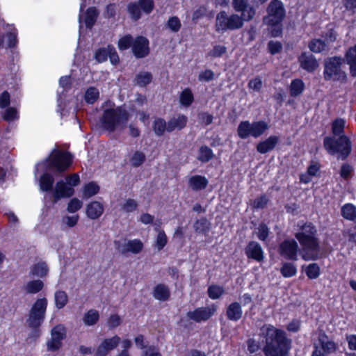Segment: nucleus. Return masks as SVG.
Here are the masks:
<instances>
[{"label": "nucleus", "mask_w": 356, "mask_h": 356, "mask_svg": "<svg viewBox=\"0 0 356 356\" xmlns=\"http://www.w3.org/2000/svg\"><path fill=\"white\" fill-rule=\"evenodd\" d=\"M74 190L72 186H70L63 180H59L56 182L53 191L54 202H56L64 197H70L74 195Z\"/></svg>", "instance_id": "obj_16"}, {"label": "nucleus", "mask_w": 356, "mask_h": 356, "mask_svg": "<svg viewBox=\"0 0 356 356\" xmlns=\"http://www.w3.org/2000/svg\"><path fill=\"white\" fill-rule=\"evenodd\" d=\"M82 204L81 200L74 197L69 202L67 209L70 213H75L81 208Z\"/></svg>", "instance_id": "obj_58"}, {"label": "nucleus", "mask_w": 356, "mask_h": 356, "mask_svg": "<svg viewBox=\"0 0 356 356\" xmlns=\"http://www.w3.org/2000/svg\"><path fill=\"white\" fill-rule=\"evenodd\" d=\"M152 79L153 76L151 72H143L136 75L134 81L140 87H145L152 81Z\"/></svg>", "instance_id": "obj_34"}, {"label": "nucleus", "mask_w": 356, "mask_h": 356, "mask_svg": "<svg viewBox=\"0 0 356 356\" xmlns=\"http://www.w3.org/2000/svg\"><path fill=\"white\" fill-rule=\"evenodd\" d=\"M99 11L96 7H89L85 13L84 22L86 28L91 29L96 23Z\"/></svg>", "instance_id": "obj_29"}, {"label": "nucleus", "mask_w": 356, "mask_h": 356, "mask_svg": "<svg viewBox=\"0 0 356 356\" xmlns=\"http://www.w3.org/2000/svg\"><path fill=\"white\" fill-rule=\"evenodd\" d=\"M99 320V314L98 311L91 309L85 313L83 321L87 326H92L97 323Z\"/></svg>", "instance_id": "obj_33"}, {"label": "nucleus", "mask_w": 356, "mask_h": 356, "mask_svg": "<svg viewBox=\"0 0 356 356\" xmlns=\"http://www.w3.org/2000/svg\"><path fill=\"white\" fill-rule=\"evenodd\" d=\"M55 306L60 309L65 307L68 302V296L67 293L62 290L56 291L54 293Z\"/></svg>", "instance_id": "obj_36"}, {"label": "nucleus", "mask_w": 356, "mask_h": 356, "mask_svg": "<svg viewBox=\"0 0 356 356\" xmlns=\"http://www.w3.org/2000/svg\"><path fill=\"white\" fill-rule=\"evenodd\" d=\"M168 238L164 231H160L156 236V247L159 250H161L166 245Z\"/></svg>", "instance_id": "obj_63"}, {"label": "nucleus", "mask_w": 356, "mask_h": 356, "mask_svg": "<svg viewBox=\"0 0 356 356\" xmlns=\"http://www.w3.org/2000/svg\"><path fill=\"white\" fill-rule=\"evenodd\" d=\"M346 121L338 118L332 122L333 136H326L323 140V146L331 155L338 154V159H346L351 152L350 140L343 134Z\"/></svg>", "instance_id": "obj_2"}, {"label": "nucleus", "mask_w": 356, "mask_h": 356, "mask_svg": "<svg viewBox=\"0 0 356 356\" xmlns=\"http://www.w3.org/2000/svg\"><path fill=\"white\" fill-rule=\"evenodd\" d=\"M168 133H172L175 130L184 129L188 123V117L184 114H178L172 116L168 120Z\"/></svg>", "instance_id": "obj_17"}, {"label": "nucleus", "mask_w": 356, "mask_h": 356, "mask_svg": "<svg viewBox=\"0 0 356 356\" xmlns=\"http://www.w3.org/2000/svg\"><path fill=\"white\" fill-rule=\"evenodd\" d=\"M99 92L95 87L88 88L85 94V100L88 104H94L99 98Z\"/></svg>", "instance_id": "obj_50"}, {"label": "nucleus", "mask_w": 356, "mask_h": 356, "mask_svg": "<svg viewBox=\"0 0 356 356\" xmlns=\"http://www.w3.org/2000/svg\"><path fill=\"white\" fill-rule=\"evenodd\" d=\"M194 101V96L189 88L184 89L180 93L179 102L185 107L190 106Z\"/></svg>", "instance_id": "obj_37"}, {"label": "nucleus", "mask_w": 356, "mask_h": 356, "mask_svg": "<svg viewBox=\"0 0 356 356\" xmlns=\"http://www.w3.org/2000/svg\"><path fill=\"white\" fill-rule=\"evenodd\" d=\"M129 117V113L125 108L118 106L104 109L99 122L103 130L113 133L118 129H124L127 126Z\"/></svg>", "instance_id": "obj_5"}, {"label": "nucleus", "mask_w": 356, "mask_h": 356, "mask_svg": "<svg viewBox=\"0 0 356 356\" xmlns=\"http://www.w3.org/2000/svg\"><path fill=\"white\" fill-rule=\"evenodd\" d=\"M243 20L238 15H232L229 17L224 18V28L234 30L241 28L243 26Z\"/></svg>", "instance_id": "obj_31"}, {"label": "nucleus", "mask_w": 356, "mask_h": 356, "mask_svg": "<svg viewBox=\"0 0 356 356\" xmlns=\"http://www.w3.org/2000/svg\"><path fill=\"white\" fill-rule=\"evenodd\" d=\"M9 68L10 70V78L6 79V86L8 90H10L11 92H17L20 89V77L17 74L18 71V66L14 63V59L10 62Z\"/></svg>", "instance_id": "obj_15"}, {"label": "nucleus", "mask_w": 356, "mask_h": 356, "mask_svg": "<svg viewBox=\"0 0 356 356\" xmlns=\"http://www.w3.org/2000/svg\"><path fill=\"white\" fill-rule=\"evenodd\" d=\"M3 111L1 112V118L2 120L12 124L19 120L20 113L19 110L15 106H8L3 108Z\"/></svg>", "instance_id": "obj_22"}, {"label": "nucleus", "mask_w": 356, "mask_h": 356, "mask_svg": "<svg viewBox=\"0 0 356 356\" xmlns=\"http://www.w3.org/2000/svg\"><path fill=\"white\" fill-rule=\"evenodd\" d=\"M342 216L351 221L356 220V207L352 204L348 203L341 207Z\"/></svg>", "instance_id": "obj_40"}, {"label": "nucleus", "mask_w": 356, "mask_h": 356, "mask_svg": "<svg viewBox=\"0 0 356 356\" xmlns=\"http://www.w3.org/2000/svg\"><path fill=\"white\" fill-rule=\"evenodd\" d=\"M280 273L284 277H291L296 275L297 268L295 264L290 262L283 263Z\"/></svg>", "instance_id": "obj_44"}, {"label": "nucleus", "mask_w": 356, "mask_h": 356, "mask_svg": "<svg viewBox=\"0 0 356 356\" xmlns=\"http://www.w3.org/2000/svg\"><path fill=\"white\" fill-rule=\"evenodd\" d=\"M298 60L300 67L308 72H313L318 67L316 58L313 55L305 52L300 56Z\"/></svg>", "instance_id": "obj_19"}, {"label": "nucleus", "mask_w": 356, "mask_h": 356, "mask_svg": "<svg viewBox=\"0 0 356 356\" xmlns=\"http://www.w3.org/2000/svg\"><path fill=\"white\" fill-rule=\"evenodd\" d=\"M304 89L305 83L301 79H293L290 84V95L291 97H297L302 93Z\"/></svg>", "instance_id": "obj_39"}, {"label": "nucleus", "mask_w": 356, "mask_h": 356, "mask_svg": "<svg viewBox=\"0 0 356 356\" xmlns=\"http://www.w3.org/2000/svg\"><path fill=\"white\" fill-rule=\"evenodd\" d=\"M245 254L249 259H252L258 262L263 261L264 251L261 246L255 241H251L245 248Z\"/></svg>", "instance_id": "obj_18"}, {"label": "nucleus", "mask_w": 356, "mask_h": 356, "mask_svg": "<svg viewBox=\"0 0 356 356\" xmlns=\"http://www.w3.org/2000/svg\"><path fill=\"white\" fill-rule=\"evenodd\" d=\"M104 211V205L98 201H92L86 205V216L91 220H96L100 218Z\"/></svg>", "instance_id": "obj_20"}, {"label": "nucleus", "mask_w": 356, "mask_h": 356, "mask_svg": "<svg viewBox=\"0 0 356 356\" xmlns=\"http://www.w3.org/2000/svg\"><path fill=\"white\" fill-rule=\"evenodd\" d=\"M259 335L265 356H289L291 340L284 330L266 324L260 328Z\"/></svg>", "instance_id": "obj_1"}, {"label": "nucleus", "mask_w": 356, "mask_h": 356, "mask_svg": "<svg viewBox=\"0 0 356 356\" xmlns=\"http://www.w3.org/2000/svg\"><path fill=\"white\" fill-rule=\"evenodd\" d=\"M227 318L234 321H237L241 318L242 309L241 305L237 302L231 304L227 309Z\"/></svg>", "instance_id": "obj_32"}, {"label": "nucleus", "mask_w": 356, "mask_h": 356, "mask_svg": "<svg viewBox=\"0 0 356 356\" xmlns=\"http://www.w3.org/2000/svg\"><path fill=\"white\" fill-rule=\"evenodd\" d=\"M166 26L172 32L177 33L180 30L181 24L178 17L172 16L168 19Z\"/></svg>", "instance_id": "obj_54"}, {"label": "nucleus", "mask_w": 356, "mask_h": 356, "mask_svg": "<svg viewBox=\"0 0 356 356\" xmlns=\"http://www.w3.org/2000/svg\"><path fill=\"white\" fill-rule=\"evenodd\" d=\"M237 11H241V18L244 21H249L253 18L255 15V10L252 6L246 5L245 2L243 1V5L241 8H234Z\"/></svg>", "instance_id": "obj_41"}, {"label": "nucleus", "mask_w": 356, "mask_h": 356, "mask_svg": "<svg viewBox=\"0 0 356 356\" xmlns=\"http://www.w3.org/2000/svg\"><path fill=\"white\" fill-rule=\"evenodd\" d=\"M44 288V282L40 280L29 281L26 286V291L28 293L35 294Z\"/></svg>", "instance_id": "obj_43"}, {"label": "nucleus", "mask_w": 356, "mask_h": 356, "mask_svg": "<svg viewBox=\"0 0 356 356\" xmlns=\"http://www.w3.org/2000/svg\"><path fill=\"white\" fill-rule=\"evenodd\" d=\"M8 39V47L9 48H14L18 43L17 33L16 30L11 31L6 34Z\"/></svg>", "instance_id": "obj_61"}, {"label": "nucleus", "mask_w": 356, "mask_h": 356, "mask_svg": "<svg viewBox=\"0 0 356 356\" xmlns=\"http://www.w3.org/2000/svg\"><path fill=\"white\" fill-rule=\"evenodd\" d=\"M54 184V176L48 171L44 172L40 177V188L43 192L53 191Z\"/></svg>", "instance_id": "obj_25"}, {"label": "nucleus", "mask_w": 356, "mask_h": 356, "mask_svg": "<svg viewBox=\"0 0 356 356\" xmlns=\"http://www.w3.org/2000/svg\"><path fill=\"white\" fill-rule=\"evenodd\" d=\"M343 58L339 56L327 58L325 60L323 78L325 81L346 83L347 74L343 69Z\"/></svg>", "instance_id": "obj_7"}, {"label": "nucleus", "mask_w": 356, "mask_h": 356, "mask_svg": "<svg viewBox=\"0 0 356 356\" xmlns=\"http://www.w3.org/2000/svg\"><path fill=\"white\" fill-rule=\"evenodd\" d=\"M48 273H49L48 266H47V264L44 261H40L36 264H34L31 267L30 274L33 276H36V277L42 278V277H46Z\"/></svg>", "instance_id": "obj_30"}, {"label": "nucleus", "mask_w": 356, "mask_h": 356, "mask_svg": "<svg viewBox=\"0 0 356 356\" xmlns=\"http://www.w3.org/2000/svg\"><path fill=\"white\" fill-rule=\"evenodd\" d=\"M299 231L295 234L302 248V257L304 260H315L318 257L319 248L317 229L312 222L298 223Z\"/></svg>", "instance_id": "obj_3"}, {"label": "nucleus", "mask_w": 356, "mask_h": 356, "mask_svg": "<svg viewBox=\"0 0 356 356\" xmlns=\"http://www.w3.org/2000/svg\"><path fill=\"white\" fill-rule=\"evenodd\" d=\"M66 337V329L64 325L58 324L51 330V337L62 341Z\"/></svg>", "instance_id": "obj_47"}, {"label": "nucleus", "mask_w": 356, "mask_h": 356, "mask_svg": "<svg viewBox=\"0 0 356 356\" xmlns=\"http://www.w3.org/2000/svg\"><path fill=\"white\" fill-rule=\"evenodd\" d=\"M120 341L121 339L118 335L104 339L97 346L95 351V355L106 356L110 351L115 349L118 346Z\"/></svg>", "instance_id": "obj_14"}, {"label": "nucleus", "mask_w": 356, "mask_h": 356, "mask_svg": "<svg viewBox=\"0 0 356 356\" xmlns=\"http://www.w3.org/2000/svg\"><path fill=\"white\" fill-rule=\"evenodd\" d=\"M257 238L261 241H265L269 234V229L266 225L261 223L257 228Z\"/></svg>", "instance_id": "obj_55"}, {"label": "nucleus", "mask_w": 356, "mask_h": 356, "mask_svg": "<svg viewBox=\"0 0 356 356\" xmlns=\"http://www.w3.org/2000/svg\"><path fill=\"white\" fill-rule=\"evenodd\" d=\"M345 58L349 65L351 75L356 76V44L347 50Z\"/></svg>", "instance_id": "obj_26"}, {"label": "nucleus", "mask_w": 356, "mask_h": 356, "mask_svg": "<svg viewBox=\"0 0 356 356\" xmlns=\"http://www.w3.org/2000/svg\"><path fill=\"white\" fill-rule=\"evenodd\" d=\"M134 37L131 34H127L120 38L118 42V47L120 51L127 50L129 48L132 49L134 42Z\"/></svg>", "instance_id": "obj_42"}, {"label": "nucleus", "mask_w": 356, "mask_h": 356, "mask_svg": "<svg viewBox=\"0 0 356 356\" xmlns=\"http://www.w3.org/2000/svg\"><path fill=\"white\" fill-rule=\"evenodd\" d=\"M216 307L214 305L211 307H201L195 309L193 311L187 312V317L196 323L207 321L216 312Z\"/></svg>", "instance_id": "obj_12"}, {"label": "nucleus", "mask_w": 356, "mask_h": 356, "mask_svg": "<svg viewBox=\"0 0 356 356\" xmlns=\"http://www.w3.org/2000/svg\"><path fill=\"white\" fill-rule=\"evenodd\" d=\"M121 323L122 319L118 314H111L107 320L108 326L111 329L118 327Z\"/></svg>", "instance_id": "obj_64"}, {"label": "nucleus", "mask_w": 356, "mask_h": 356, "mask_svg": "<svg viewBox=\"0 0 356 356\" xmlns=\"http://www.w3.org/2000/svg\"><path fill=\"white\" fill-rule=\"evenodd\" d=\"M279 142V138L276 136H270L265 140L258 143L257 150L261 154H266L273 150Z\"/></svg>", "instance_id": "obj_23"}, {"label": "nucleus", "mask_w": 356, "mask_h": 356, "mask_svg": "<svg viewBox=\"0 0 356 356\" xmlns=\"http://www.w3.org/2000/svg\"><path fill=\"white\" fill-rule=\"evenodd\" d=\"M146 159L145 154L140 151H136L130 159L131 164L134 168L140 167Z\"/></svg>", "instance_id": "obj_51"}, {"label": "nucleus", "mask_w": 356, "mask_h": 356, "mask_svg": "<svg viewBox=\"0 0 356 356\" xmlns=\"http://www.w3.org/2000/svg\"><path fill=\"white\" fill-rule=\"evenodd\" d=\"M208 180L204 176L193 175L188 179V186L193 191H199L204 190L208 185Z\"/></svg>", "instance_id": "obj_24"}, {"label": "nucleus", "mask_w": 356, "mask_h": 356, "mask_svg": "<svg viewBox=\"0 0 356 356\" xmlns=\"http://www.w3.org/2000/svg\"><path fill=\"white\" fill-rule=\"evenodd\" d=\"M209 223L207 218H202L194 223V229L197 234H205L209 231Z\"/></svg>", "instance_id": "obj_48"}, {"label": "nucleus", "mask_w": 356, "mask_h": 356, "mask_svg": "<svg viewBox=\"0 0 356 356\" xmlns=\"http://www.w3.org/2000/svg\"><path fill=\"white\" fill-rule=\"evenodd\" d=\"M131 51L136 58H143L149 54V40L143 35H138L135 38Z\"/></svg>", "instance_id": "obj_13"}, {"label": "nucleus", "mask_w": 356, "mask_h": 356, "mask_svg": "<svg viewBox=\"0 0 356 356\" xmlns=\"http://www.w3.org/2000/svg\"><path fill=\"white\" fill-rule=\"evenodd\" d=\"M127 11L131 19L139 20L142 17V11L136 1L130 2L127 6Z\"/></svg>", "instance_id": "obj_35"}, {"label": "nucleus", "mask_w": 356, "mask_h": 356, "mask_svg": "<svg viewBox=\"0 0 356 356\" xmlns=\"http://www.w3.org/2000/svg\"><path fill=\"white\" fill-rule=\"evenodd\" d=\"M10 95L8 90H3L0 94V108L3 109L10 106Z\"/></svg>", "instance_id": "obj_62"}, {"label": "nucleus", "mask_w": 356, "mask_h": 356, "mask_svg": "<svg viewBox=\"0 0 356 356\" xmlns=\"http://www.w3.org/2000/svg\"><path fill=\"white\" fill-rule=\"evenodd\" d=\"M136 2L141 11L146 15L152 13L155 7L154 0H138Z\"/></svg>", "instance_id": "obj_49"}, {"label": "nucleus", "mask_w": 356, "mask_h": 356, "mask_svg": "<svg viewBox=\"0 0 356 356\" xmlns=\"http://www.w3.org/2000/svg\"><path fill=\"white\" fill-rule=\"evenodd\" d=\"M100 190L99 186L95 181H90L83 186V194L86 198H90L97 195Z\"/></svg>", "instance_id": "obj_38"}, {"label": "nucleus", "mask_w": 356, "mask_h": 356, "mask_svg": "<svg viewBox=\"0 0 356 356\" xmlns=\"http://www.w3.org/2000/svg\"><path fill=\"white\" fill-rule=\"evenodd\" d=\"M318 341L324 352L327 355L333 353L337 349L336 343L333 341L330 340L328 337L324 333L319 335Z\"/></svg>", "instance_id": "obj_28"}, {"label": "nucleus", "mask_w": 356, "mask_h": 356, "mask_svg": "<svg viewBox=\"0 0 356 356\" xmlns=\"http://www.w3.org/2000/svg\"><path fill=\"white\" fill-rule=\"evenodd\" d=\"M62 346V341L51 337L47 342V350L50 352H55L58 350Z\"/></svg>", "instance_id": "obj_60"}, {"label": "nucleus", "mask_w": 356, "mask_h": 356, "mask_svg": "<svg viewBox=\"0 0 356 356\" xmlns=\"http://www.w3.org/2000/svg\"><path fill=\"white\" fill-rule=\"evenodd\" d=\"M48 301L46 298L37 299L31 307L26 323L31 329L26 341L35 342L41 335L40 327L44 321Z\"/></svg>", "instance_id": "obj_4"}, {"label": "nucleus", "mask_w": 356, "mask_h": 356, "mask_svg": "<svg viewBox=\"0 0 356 356\" xmlns=\"http://www.w3.org/2000/svg\"><path fill=\"white\" fill-rule=\"evenodd\" d=\"M72 162L73 155L70 152L55 148L43 161L36 165L35 172L41 165L45 171L58 175L62 174L71 166Z\"/></svg>", "instance_id": "obj_6"}, {"label": "nucleus", "mask_w": 356, "mask_h": 356, "mask_svg": "<svg viewBox=\"0 0 356 356\" xmlns=\"http://www.w3.org/2000/svg\"><path fill=\"white\" fill-rule=\"evenodd\" d=\"M268 15L264 17V23L269 26L280 25L286 12L282 1L273 0L267 8Z\"/></svg>", "instance_id": "obj_9"}, {"label": "nucleus", "mask_w": 356, "mask_h": 356, "mask_svg": "<svg viewBox=\"0 0 356 356\" xmlns=\"http://www.w3.org/2000/svg\"><path fill=\"white\" fill-rule=\"evenodd\" d=\"M213 156V152L211 148L206 145L201 146L199 150L197 159L202 163L209 161Z\"/></svg>", "instance_id": "obj_46"}, {"label": "nucleus", "mask_w": 356, "mask_h": 356, "mask_svg": "<svg viewBox=\"0 0 356 356\" xmlns=\"http://www.w3.org/2000/svg\"><path fill=\"white\" fill-rule=\"evenodd\" d=\"M170 291L169 287L163 283L157 284L153 289V297L159 301H168L170 298Z\"/></svg>", "instance_id": "obj_21"}, {"label": "nucleus", "mask_w": 356, "mask_h": 356, "mask_svg": "<svg viewBox=\"0 0 356 356\" xmlns=\"http://www.w3.org/2000/svg\"><path fill=\"white\" fill-rule=\"evenodd\" d=\"M305 271L307 276L311 280L316 279L320 275V267L316 263L309 264Z\"/></svg>", "instance_id": "obj_53"}, {"label": "nucleus", "mask_w": 356, "mask_h": 356, "mask_svg": "<svg viewBox=\"0 0 356 356\" xmlns=\"http://www.w3.org/2000/svg\"><path fill=\"white\" fill-rule=\"evenodd\" d=\"M327 46L325 42L321 39H314L309 43V49L316 54L325 51Z\"/></svg>", "instance_id": "obj_45"}, {"label": "nucleus", "mask_w": 356, "mask_h": 356, "mask_svg": "<svg viewBox=\"0 0 356 356\" xmlns=\"http://www.w3.org/2000/svg\"><path fill=\"white\" fill-rule=\"evenodd\" d=\"M298 245L293 239H286L279 245V253L284 259L291 261L298 259Z\"/></svg>", "instance_id": "obj_11"}, {"label": "nucleus", "mask_w": 356, "mask_h": 356, "mask_svg": "<svg viewBox=\"0 0 356 356\" xmlns=\"http://www.w3.org/2000/svg\"><path fill=\"white\" fill-rule=\"evenodd\" d=\"M152 130L157 137H161L168 132V122L163 118H156L152 122Z\"/></svg>", "instance_id": "obj_27"}, {"label": "nucleus", "mask_w": 356, "mask_h": 356, "mask_svg": "<svg viewBox=\"0 0 356 356\" xmlns=\"http://www.w3.org/2000/svg\"><path fill=\"white\" fill-rule=\"evenodd\" d=\"M108 58L110 60V62L113 65H117L120 63L119 55L113 47V44H108Z\"/></svg>", "instance_id": "obj_56"}, {"label": "nucleus", "mask_w": 356, "mask_h": 356, "mask_svg": "<svg viewBox=\"0 0 356 356\" xmlns=\"http://www.w3.org/2000/svg\"><path fill=\"white\" fill-rule=\"evenodd\" d=\"M222 294V286L211 285L208 288V296L210 298L215 300Z\"/></svg>", "instance_id": "obj_57"}, {"label": "nucleus", "mask_w": 356, "mask_h": 356, "mask_svg": "<svg viewBox=\"0 0 356 356\" xmlns=\"http://www.w3.org/2000/svg\"><path fill=\"white\" fill-rule=\"evenodd\" d=\"M268 129V124L263 120L250 122L249 121L241 122L238 127V135L242 139L250 136L259 138Z\"/></svg>", "instance_id": "obj_8"}, {"label": "nucleus", "mask_w": 356, "mask_h": 356, "mask_svg": "<svg viewBox=\"0 0 356 356\" xmlns=\"http://www.w3.org/2000/svg\"><path fill=\"white\" fill-rule=\"evenodd\" d=\"M108 44L106 47H99L98 48L94 54V58L99 63H102L106 62L108 59Z\"/></svg>", "instance_id": "obj_52"}, {"label": "nucleus", "mask_w": 356, "mask_h": 356, "mask_svg": "<svg viewBox=\"0 0 356 356\" xmlns=\"http://www.w3.org/2000/svg\"><path fill=\"white\" fill-rule=\"evenodd\" d=\"M115 249L122 255H126L129 252L137 254L143 249L144 245L143 242L138 238L128 240L126 243L122 244L120 241H114Z\"/></svg>", "instance_id": "obj_10"}, {"label": "nucleus", "mask_w": 356, "mask_h": 356, "mask_svg": "<svg viewBox=\"0 0 356 356\" xmlns=\"http://www.w3.org/2000/svg\"><path fill=\"white\" fill-rule=\"evenodd\" d=\"M138 204L135 200L129 198L126 200L122 208L127 213H131L136 211L138 208Z\"/></svg>", "instance_id": "obj_59"}]
</instances>
